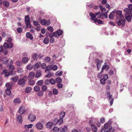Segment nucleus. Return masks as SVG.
Here are the masks:
<instances>
[{"instance_id": "nucleus-1", "label": "nucleus", "mask_w": 132, "mask_h": 132, "mask_svg": "<svg viewBox=\"0 0 132 132\" xmlns=\"http://www.w3.org/2000/svg\"><path fill=\"white\" fill-rule=\"evenodd\" d=\"M111 123V121L109 120V122L105 124L104 128L105 129H108L106 131V132H114V130L112 128V127L110 126V124Z\"/></svg>"}, {"instance_id": "nucleus-2", "label": "nucleus", "mask_w": 132, "mask_h": 132, "mask_svg": "<svg viewBox=\"0 0 132 132\" xmlns=\"http://www.w3.org/2000/svg\"><path fill=\"white\" fill-rule=\"evenodd\" d=\"M27 77L24 76L23 78H20L18 82V84L21 87H23L25 86L26 80L24 78H26Z\"/></svg>"}, {"instance_id": "nucleus-3", "label": "nucleus", "mask_w": 132, "mask_h": 132, "mask_svg": "<svg viewBox=\"0 0 132 132\" xmlns=\"http://www.w3.org/2000/svg\"><path fill=\"white\" fill-rule=\"evenodd\" d=\"M30 19L28 15H26L25 18V22L26 23V27L31 28V24L29 21Z\"/></svg>"}, {"instance_id": "nucleus-4", "label": "nucleus", "mask_w": 132, "mask_h": 132, "mask_svg": "<svg viewBox=\"0 0 132 132\" xmlns=\"http://www.w3.org/2000/svg\"><path fill=\"white\" fill-rule=\"evenodd\" d=\"M125 18L128 22L131 21V18L132 17V12L129 13H126L125 14Z\"/></svg>"}, {"instance_id": "nucleus-5", "label": "nucleus", "mask_w": 132, "mask_h": 132, "mask_svg": "<svg viewBox=\"0 0 132 132\" xmlns=\"http://www.w3.org/2000/svg\"><path fill=\"white\" fill-rule=\"evenodd\" d=\"M13 73V71H10V72H8L7 70H4L1 73V74H4L5 76V77H7L9 75H11Z\"/></svg>"}, {"instance_id": "nucleus-6", "label": "nucleus", "mask_w": 132, "mask_h": 132, "mask_svg": "<svg viewBox=\"0 0 132 132\" xmlns=\"http://www.w3.org/2000/svg\"><path fill=\"white\" fill-rule=\"evenodd\" d=\"M98 119H94L92 118H89V124L90 126L91 124L94 125L95 123H96L98 121Z\"/></svg>"}, {"instance_id": "nucleus-7", "label": "nucleus", "mask_w": 132, "mask_h": 132, "mask_svg": "<svg viewBox=\"0 0 132 132\" xmlns=\"http://www.w3.org/2000/svg\"><path fill=\"white\" fill-rule=\"evenodd\" d=\"M36 118V116L34 115L31 114H30L28 117V119L31 122L34 121Z\"/></svg>"}, {"instance_id": "nucleus-8", "label": "nucleus", "mask_w": 132, "mask_h": 132, "mask_svg": "<svg viewBox=\"0 0 132 132\" xmlns=\"http://www.w3.org/2000/svg\"><path fill=\"white\" fill-rule=\"evenodd\" d=\"M25 111L26 110L24 107L22 106H21L18 110L19 113L20 114H22L25 112Z\"/></svg>"}, {"instance_id": "nucleus-9", "label": "nucleus", "mask_w": 132, "mask_h": 132, "mask_svg": "<svg viewBox=\"0 0 132 132\" xmlns=\"http://www.w3.org/2000/svg\"><path fill=\"white\" fill-rule=\"evenodd\" d=\"M128 8H126L124 9V11L126 13H128L132 12V5L130 4L128 5Z\"/></svg>"}, {"instance_id": "nucleus-10", "label": "nucleus", "mask_w": 132, "mask_h": 132, "mask_svg": "<svg viewBox=\"0 0 132 132\" xmlns=\"http://www.w3.org/2000/svg\"><path fill=\"white\" fill-rule=\"evenodd\" d=\"M35 76V73L34 72H31L29 73L28 77V78L29 80H31L33 79Z\"/></svg>"}, {"instance_id": "nucleus-11", "label": "nucleus", "mask_w": 132, "mask_h": 132, "mask_svg": "<svg viewBox=\"0 0 132 132\" xmlns=\"http://www.w3.org/2000/svg\"><path fill=\"white\" fill-rule=\"evenodd\" d=\"M126 20L125 19L119 20L118 22V24L119 26H124L125 24Z\"/></svg>"}, {"instance_id": "nucleus-12", "label": "nucleus", "mask_w": 132, "mask_h": 132, "mask_svg": "<svg viewBox=\"0 0 132 132\" xmlns=\"http://www.w3.org/2000/svg\"><path fill=\"white\" fill-rule=\"evenodd\" d=\"M17 121L19 123H22L23 121L22 116L21 115H19L16 117Z\"/></svg>"}, {"instance_id": "nucleus-13", "label": "nucleus", "mask_w": 132, "mask_h": 132, "mask_svg": "<svg viewBox=\"0 0 132 132\" xmlns=\"http://www.w3.org/2000/svg\"><path fill=\"white\" fill-rule=\"evenodd\" d=\"M36 128L39 130L42 129L43 128V125L41 123H38L36 125Z\"/></svg>"}, {"instance_id": "nucleus-14", "label": "nucleus", "mask_w": 132, "mask_h": 132, "mask_svg": "<svg viewBox=\"0 0 132 132\" xmlns=\"http://www.w3.org/2000/svg\"><path fill=\"white\" fill-rule=\"evenodd\" d=\"M42 71L40 70H38L36 72L35 77L37 78L41 77L42 76Z\"/></svg>"}, {"instance_id": "nucleus-15", "label": "nucleus", "mask_w": 132, "mask_h": 132, "mask_svg": "<svg viewBox=\"0 0 132 132\" xmlns=\"http://www.w3.org/2000/svg\"><path fill=\"white\" fill-rule=\"evenodd\" d=\"M89 15L90 16L91 19L93 20L94 21V22L95 19H97V18H96V15L95 14L92 13H90Z\"/></svg>"}, {"instance_id": "nucleus-16", "label": "nucleus", "mask_w": 132, "mask_h": 132, "mask_svg": "<svg viewBox=\"0 0 132 132\" xmlns=\"http://www.w3.org/2000/svg\"><path fill=\"white\" fill-rule=\"evenodd\" d=\"M55 121L56 122V124H58L60 125L63 123V119L62 118H60V119L59 120L56 119L55 120Z\"/></svg>"}, {"instance_id": "nucleus-17", "label": "nucleus", "mask_w": 132, "mask_h": 132, "mask_svg": "<svg viewBox=\"0 0 132 132\" xmlns=\"http://www.w3.org/2000/svg\"><path fill=\"white\" fill-rule=\"evenodd\" d=\"M9 63L8 64L9 65H12L13 64V61L12 59H9L6 61H3V63L4 64H5L7 63V62H9Z\"/></svg>"}, {"instance_id": "nucleus-18", "label": "nucleus", "mask_w": 132, "mask_h": 132, "mask_svg": "<svg viewBox=\"0 0 132 132\" xmlns=\"http://www.w3.org/2000/svg\"><path fill=\"white\" fill-rule=\"evenodd\" d=\"M41 64V63L40 62H39V63H36L34 66V70H36L37 69L40 67V64Z\"/></svg>"}, {"instance_id": "nucleus-19", "label": "nucleus", "mask_w": 132, "mask_h": 132, "mask_svg": "<svg viewBox=\"0 0 132 132\" xmlns=\"http://www.w3.org/2000/svg\"><path fill=\"white\" fill-rule=\"evenodd\" d=\"M56 32H54L53 33H50L49 35V37L50 38H53L54 37H56L57 36H58Z\"/></svg>"}, {"instance_id": "nucleus-20", "label": "nucleus", "mask_w": 132, "mask_h": 132, "mask_svg": "<svg viewBox=\"0 0 132 132\" xmlns=\"http://www.w3.org/2000/svg\"><path fill=\"white\" fill-rule=\"evenodd\" d=\"M90 126L92 129L93 131L94 132H96L97 131V127L96 126L94 125L91 124Z\"/></svg>"}, {"instance_id": "nucleus-21", "label": "nucleus", "mask_w": 132, "mask_h": 132, "mask_svg": "<svg viewBox=\"0 0 132 132\" xmlns=\"http://www.w3.org/2000/svg\"><path fill=\"white\" fill-rule=\"evenodd\" d=\"M28 60L29 59L28 57H24L22 59V62L23 63H26L28 62Z\"/></svg>"}, {"instance_id": "nucleus-22", "label": "nucleus", "mask_w": 132, "mask_h": 132, "mask_svg": "<svg viewBox=\"0 0 132 132\" xmlns=\"http://www.w3.org/2000/svg\"><path fill=\"white\" fill-rule=\"evenodd\" d=\"M55 32H57V35L58 36H57L56 37H58L59 36H61L62 35L63 33V31L62 30H58L57 31H55Z\"/></svg>"}, {"instance_id": "nucleus-23", "label": "nucleus", "mask_w": 132, "mask_h": 132, "mask_svg": "<svg viewBox=\"0 0 132 132\" xmlns=\"http://www.w3.org/2000/svg\"><path fill=\"white\" fill-rule=\"evenodd\" d=\"M108 97L109 98V100L110 102V105H111L113 103V98L112 97V96L111 95H110Z\"/></svg>"}, {"instance_id": "nucleus-24", "label": "nucleus", "mask_w": 132, "mask_h": 132, "mask_svg": "<svg viewBox=\"0 0 132 132\" xmlns=\"http://www.w3.org/2000/svg\"><path fill=\"white\" fill-rule=\"evenodd\" d=\"M96 61L97 63V66L98 69L99 70L100 68L101 63H100V61L98 59L96 60Z\"/></svg>"}, {"instance_id": "nucleus-25", "label": "nucleus", "mask_w": 132, "mask_h": 132, "mask_svg": "<svg viewBox=\"0 0 132 132\" xmlns=\"http://www.w3.org/2000/svg\"><path fill=\"white\" fill-rule=\"evenodd\" d=\"M13 102L15 103H20L21 102V101L19 98H17L14 99Z\"/></svg>"}, {"instance_id": "nucleus-26", "label": "nucleus", "mask_w": 132, "mask_h": 132, "mask_svg": "<svg viewBox=\"0 0 132 132\" xmlns=\"http://www.w3.org/2000/svg\"><path fill=\"white\" fill-rule=\"evenodd\" d=\"M3 4L6 7H8L9 6V3L6 1H4L3 2Z\"/></svg>"}, {"instance_id": "nucleus-27", "label": "nucleus", "mask_w": 132, "mask_h": 132, "mask_svg": "<svg viewBox=\"0 0 132 132\" xmlns=\"http://www.w3.org/2000/svg\"><path fill=\"white\" fill-rule=\"evenodd\" d=\"M40 87L37 86H35L34 87V91L36 92H37L39 91L40 90Z\"/></svg>"}, {"instance_id": "nucleus-28", "label": "nucleus", "mask_w": 132, "mask_h": 132, "mask_svg": "<svg viewBox=\"0 0 132 132\" xmlns=\"http://www.w3.org/2000/svg\"><path fill=\"white\" fill-rule=\"evenodd\" d=\"M31 90V88L30 87H27L26 88L25 91L26 93H29L30 92Z\"/></svg>"}, {"instance_id": "nucleus-29", "label": "nucleus", "mask_w": 132, "mask_h": 132, "mask_svg": "<svg viewBox=\"0 0 132 132\" xmlns=\"http://www.w3.org/2000/svg\"><path fill=\"white\" fill-rule=\"evenodd\" d=\"M19 79V77L18 76H16L12 78L11 79V80L15 82H16Z\"/></svg>"}, {"instance_id": "nucleus-30", "label": "nucleus", "mask_w": 132, "mask_h": 132, "mask_svg": "<svg viewBox=\"0 0 132 132\" xmlns=\"http://www.w3.org/2000/svg\"><path fill=\"white\" fill-rule=\"evenodd\" d=\"M26 36L28 38H29L31 40H32L33 37L31 34H30L29 32H27L26 34Z\"/></svg>"}, {"instance_id": "nucleus-31", "label": "nucleus", "mask_w": 132, "mask_h": 132, "mask_svg": "<svg viewBox=\"0 0 132 132\" xmlns=\"http://www.w3.org/2000/svg\"><path fill=\"white\" fill-rule=\"evenodd\" d=\"M109 66L107 65L106 63H105L102 67V69H105L106 70H107L109 69Z\"/></svg>"}, {"instance_id": "nucleus-32", "label": "nucleus", "mask_w": 132, "mask_h": 132, "mask_svg": "<svg viewBox=\"0 0 132 132\" xmlns=\"http://www.w3.org/2000/svg\"><path fill=\"white\" fill-rule=\"evenodd\" d=\"M33 67V65L31 64H29L26 67V68L29 70H30Z\"/></svg>"}, {"instance_id": "nucleus-33", "label": "nucleus", "mask_w": 132, "mask_h": 132, "mask_svg": "<svg viewBox=\"0 0 132 132\" xmlns=\"http://www.w3.org/2000/svg\"><path fill=\"white\" fill-rule=\"evenodd\" d=\"M38 56V55L37 53H34L32 55V57L34 60H37Z\"/></svg>"}, {"instance_id": "nucleus-34", "label": "nucleus", "mask_w": 132, "mask_h": 132, "mask_svg": "<svg viewBox=\"0 0 132 132\" xmlns=\"http://www.w3.org/2000/svg\"><path fill=\"white\" fill-rule=\"evenodd\" d=\"M42 89L43 92H45L47 90V87L46 86L44 85H43L41 87Z\"/></svg>"}, {"instance_id": "nucleus-35", "label": "nucleus", "mask_w": 132, "mask_h": 132, "mask_svg": "<svg viewBox=\"0 0 132 132\" xmlns=\"http://www.w3.org/2000/svg\"><path fill=\"white\" fill-rule=\"evenodd\" d=\"M94 22V23L97 22L98 24H103V22L101 20H98L97 19H95Z\"/></svg>"}, {"instance_id": "nucleus-36", "label": "nucleus", "mask_w": 132, "mask_h": 132, "mask_svg": "<svg viewBox=\"0 0 132 132\" xmlns=\"http://www.w3.org/2000/svg\"><path fill=\"white\" fill-rule=\"evenodd\" d=\"M33 126L32 124H29L28 125H25L24 127V128H27L29 129V128H31L32 127V126Z\"/></svg>"}, {"instance_id": "nucleus-37", "label": "nucleus", "mask_w": 132, "mask_h": 132, "mask_svg": "<svg viewBox=\"0 0 132 132\" xmlns=\"http://www.w3.org/2000/svg\"><path fill=\"white\" fill-rule=\"evenodd\" d=\"M116 14L118 15H119L120 17L121 18L122 17L123 15H122V12L120 10L116 12Z\"/></svg>"}, {"instance_id": "nucleus-38", "label": "nucleus", "mask_w": 132, "mask_h": 132, "mask_svg": "<svg viewBox=\"0 0 132 132\" xmlns=\"http://www.w3.org/2000/svg\"><path fill=\"white\" fill-rule=\"evenodd\" d=\"M43 84V81L42 80H40L38 81L37 82V84L39 86H41Z\"/></svg>"}, {"instance_id": "nucleus-39", "label": "nucleus", "mask_w": 132, "mask_h": 132, "mask_svg": "<svg viewBox=\"0 0 132 132\" xmlns=\"http://www.w3.org/2000/svg\"><path fill=\"white\" fill-rule=\"evenodd\" d=\"M55 80L57 83H60L62 81V79L60 77H58L55 79Z\"/></svg>"}, {"instance_id": "nucleus-40", "label": "nucleus", "mask_w": 132, "mask_h": 132, "mask_svg": "<svg viewBox=\"0 0 132 132\" xmlns=\"http://www.w3.org/2000/svg\"><path fill=\"white\" fill-rule=\"evenodd\" d=\"M5 86L7 87V89H12V87L10 84V83L9 82L6 83L5 84Z\"/></svg>"}, {"instance_id": "nucleus-41", "label": "nucleus", "mask_w": 132, "mask_h": 132, "mask_svg": "<svg viewBox=\"0 0 132 132\" xmlns=\"http://www.w3.org/2000/svg\"><path fill=\"white\" fill-rule=\"evenodd\" d=\"M49 40L48 38H45L43 40L44 43L46 44H47L49 43Z\"/></svg>"}, {"instance_id": "nucleus-42", "label": "nucleus", "mask_w": 132, "mask_h": 132, "mask_svg": "<svg viewBox=\"0 0 132 132\" xmlns=\"http://www.w3.org/2000/svg\"><path fill=\"white\" fill-rule=\"evenodd\" d=\"M29 81L28 82V84L30 85H34L35 84V82L33 80H31Z\"/></svg>"}, {"instance_id": "nucleus-43", "label": "nucleus", "mask_w": 132, "mask_h": 132, "mask_svg": "<svg viewBox=\"0 0 132 132\" xmlns=\"http://www.w3.org/2000/svg\"><path fill=\"white\" fill-rule=\"evenodd\" d=\"M7 89L6 90V94L8 95H11V92L10 89Z\"/></svg>"}, {"instance_id": "nucleus-44", "label": "nucleus", "mask_w": 132, "mask_h": 132, "mask_svg": "<svg viewBox=\"0 0 132 132\" xmlns=\"http://www.w3.org/2000/svg\"><path fill=\"white\" fill-rule=\"evenodd\" d=\"M50 83L51 84L53 85H54L55 84V80L53 78H51L50 80Z\"/></svg>"}, {"instance_id": "nucleus-45", "label": "nucleus", "mask_w": 132, "mask_h": 132, "mask_svg": "<svg viewBox=\"0 0 132 132\" xmlns=\"http://www.w3.org/2000/svg\"><path fill=\"white\" fill-rule=\"evenodd\" d=\"M44 60L46 62L49 63L51 61V59L50 57H47L44 59Z\"/></svg>"}, {"instance_id": "nucleus-46", "label": "nucleus", "mask_w": 132, "mask_h": 132, "mask_svg": "<svg viewBox=\"0 0 132 132\" xmlns=\"http://www.w3.org/2000/svg\"><path fill=\"white\" fill-rule=\"evenodd\" d=\"M44 92L42 90H40L37 93V95L39 96H42L43 95Z\"/></svg>"}, {"instance_id": "nucleus-47", "label": "nucleus", "mask_w": 132, "mask_h": 132, "mask_svg": "<svg viewBox=\"0 0 132 132\" xmlns=\"http://www.w3.org/2000/svg\"><path fill=\"white\" fill-rule=\"evenodd\" d=\"M47 29L49 31L51 32H52L54 31L53 28L51 26L48 27L47 28Z\"/></svg>"}, {"instance_id": "nucleus-48", "label": "nucleus", "mask_w": 132, "mask_h": 132, "mask_svg": "<svg viewBox=\"0 0 132 132\" xmlns=\"http://www.w3.org/2000/svg\"><path fill=\"white\" fill-rule=\"evenodd\" d=\"M53 74V73L51 72H49L47 75L45 76V77L48 78H50L51 77V76Z\"/></svg>"}, {"instance_id": "nucleus-49", "label": "nucleus", "mask_w": 132, "mask_h": 132, "mask_svg": "<svg viewBox=\"0 0 132 132\" xmlns=\"http://www.w3.org/2000/svg\"><path fill=\"white\" fill-rule=\"evenodd\" d=\"M106 80L105 79V78H103L101 79L100 80V82L101 84L104 85L105 84V81Z\"/></svg>"}, {"instance_id": "nucleus-50", "label": "nucleus", "mask_w": 132, "mask_h": 132, "mask_svg": "<svg viewBox=\"0 0 132 132\" xmlns=\"http://www.w3.org/2000/svg\"><path fill=\"white\" fill-rule=\"evenodd\" d=\"M95 14L96 15V16H97V18H101V15L100 14V12H99L97 13H95Z\"/></svg>"}, {"instance_id": "nucleus-51", "label": "nucleus", "mask_w": 132, "mask_h": 132, "mask_svg": "<svg viewBox=\"0 0 132 132\" xmlns=\"http://www.w3.org/2000/svg\"><path fill=\"white\" fill-rule=\"evenodd\" d=\"M41 23L42 25H46V20L45 19H43L41 21Z\"/></svg>"}, {"instance_id": "nucleus-52", "label": "nucleus", "mask_w": 132, "mask_h": 132, "mask_svg": "<svg viewBox=\"0 0 132 132\" xmlns=\"http://www.w3.org/2000/svg\"><path fill=\"white\" fill-rule=\"evenodd\" d=\"M53 94L54 95H56L58 93V90L57 89L55 88H53Z\"/></svg>"}, {"instance_id": "nucleus-53", "label": "nucleus", "mask_w": 132, "mask_h": 132, "mask_svg": "<svg viewBox=\"0 0 132 132\" xmlns=\"http://www.w3.org/2000/svg\"><path fill=\"white\" fill-rule=\"evenodd\" d=\"M62 73L63 72L62 71L60 72L58 71L56 73L55 75L57 76H60L62 75Z\"/></svg>"}, {"instance_id": "nucleus-54", "label": "nucleus", "mask_w": 132, "mask_h": 132, "mask_svg": "<svg viewBox=\"0 0 132 132\" xmlns=\"http://www.w3.org/2000/svg\"><path fill=\"white\" fill-rule=\"evenodd\" d=\"M33 22L34 25L37 26L38 27H40V24L38 23V22L33 21Z\"/></svg>"}, {"instance_id": "nucleus-55", "label": "nucleus", "mask_w": 132, "mask_h": 132, "mask_svg": "<svg viewBox=\"0 0 132 132\" xmlns=\"http://www.w3.org/2000/svg\"><path fill=\"white\" fill-rule=\"evenodd\" d=\"M9 66H10V67L9 69V71H13V70L15 68L14 66L12 65Z\"/></svg>"}, {"instance_id": "nucleus-56", "label": "nucleus", "mask_w": 132, "mask_h": 132, "mask_svg": "<svg viewBox=\"0 0 132 132\" xmlns=\"http://www.w3.org/2000/svg\"><path fill=\"white\" fill-rule=\"evenodd\" d=\"M65 113L64 112H62L61 113L60 116V118H64L65 115Z\"/></svg>"}, {"instance_id": "nucleus-57", "label": "nucleus", "mask_w": 132, "mask_h": 132, "mask_svg": "<svg viewBox=\"0 0 132 132\" xmlns=\"http://www.w3.org/2000/svg\"><path fill=\"white\" fill-rule=\"evenodd\" d=\"M54 132H57L59 131V129L57 127H54L52 129Z\"/></svg>"}, {"instance_id": "nucleus-58", "label": "nucleus", "mask_w": 132, "mask_h": 132, "mask_svg": "<svg viewBox=\"0 0 132 132\" xmlns=\"http://www.w3.org/2000/svg\"><path fill=\"white\" fill-rule=\"evenodd\" d=\"M101 10V12H103L106 11V9L104 7H103V6L101 5L99 6Z\"/></svg>"}, {"instance_id": "nucleus-59", "label": "nucleus", "mask_w": 132, "mask_h": 132, "mask_svg": "<svg viewBox=\"0 0 132 132\" xmlns=\"http://www.w3.org/2000/svg\"><path fill=\"white\" fill-rule=\"evenodd\" d=\"M53 124L52 122H49L47 123L46 124V126L47 128L50 127H51Z\"/></svg>"}, {"instance_id": "nucleus-60", "label": "nucleus", "mask_w": 132, "mask_h": 132, "mask_svg": "<svg viewBox=\"0 0 132 132\" xmlns=\"http://www.w3.org/2000/svg\"><path fill=\"white\" fill-rule=\"evenodd\" d=\"M44 84L46 85H48L50 84V80L47 79L45 80L44 82Z\"/></svg>"}, {"instance_id": "nucleus-61", "label": "nucleus", "mask_w": 132, "mask_h": 132, "mask_svg": "<svg viewBox=\"0 0 132 132\" xmlns=\"http://www.w3.org/2000/svg\"><path fill=\"white\" fill-rule=\"evenodd\" d=\"M4 47L5 49L8 48V44L7 43H4Z\"/></svg>"}, {"instance_id": "nucleus-62", "label": "nucleus", "mask_w": 132, "mask_h": 132, "mask_svg": "<svg viewBox=\"0 0 132 132\" xmlns=\"http://www.w3.org/2000/svg\"><path fill=\"white\" fill-rule=\"evenodd\" d=\"M17 71L18 72L20 73L23 72V70L22 68H19L17 69Z\"/></svg>"}, {"instance_id": "nucleus-63", "label": "nucleus", "mask_w": 132, "mask_h": 132, "mask_svg": "<svg viewBox=\"0 0 132 132\" xmlns=\"http://www.w3.org/2000/svg\"><path fill=\"white\" fill-rule=\"evenodd\" d=\"M52 69L54 71L56 70L57 68V66L56 65H53L52 67Z\"/></svg>"}, {"instance_id": "nucleus-64", "label": "nucleus", "mask_w": 132, "mask_h": 132, "mask_svg": "<svg viewBox=\"0 0 132 132\" xmlns=\"http://www.w3.org/2000/svg\"><path fill=\"white\" fill-rule=\"evenodd\" d=\"M57 86L59 88H62L63 87V85L61 83H59L57 84Z\"/></svg>"}]
</instances>
